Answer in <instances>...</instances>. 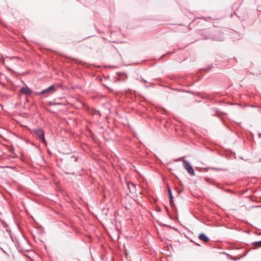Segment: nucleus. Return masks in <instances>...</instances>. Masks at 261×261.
<instances>
[{"instance_id":"f257e3e1","label":"nucleus","mask_w":261,"mask_h":261,"mask_svg":"<svg viewBox=\"0 0 261 261\" xmlns=\"http://www.w3.org/2000/svg\"><path fill=\"white\" fill-rule=\"evenodd\" d=\"M57 90V89L55 85H53L49 86L48 88L43 90L41 92H36L35 93L36 95H46V96H48L49 95H50L54 92H55Z\"/></svg>"},{"instance_id":"f03ea898","label":"nucleus","mask_w":261,"mask_h":261,"mask_svg":"<svg viewBox=\"0 0 261 261\" xmlns=\"http://www.w3.org/2000/svg\"><path fill=\"white\" fill-rule=\"evenodd\" d=\"M34 133L37 136V138L41 141L43 143H45V140L44 138V131L41 128H38L34 130Z\"/></svg>"},{"instance_id":"7ed1b4c3","label":"nucleus","mask_w":261,"mask_h":261,"mask_svg":"<svg viewBox=\"0 0 261 261\" xmlns=\"http://www.w3.org/2000/svg\"><path fill=\"white\" fill-rule=\"evenodd\" d=\"M184 167L186 169L187 172L192 175H194V169L191 166V165L190 164V163L185 160H182Z\"/></svg>"},{"instance_id":"20e7f679","label":"nucleus","mask_w":261,"mask_h":261,"mask_svg":"<svg viewBox=\"0 0 261 261\" xmlns=\"http://www.w3.org/2000/svg\"><path fill=\"white\" fill-rule=\"evenodd\" d=\"M20 92L21 94H23L28 95L31 94V93H32V90L31 89H30L29 87L25 86L24 87H22L20 89Z\"/></svg>"},{"instance_id":"39448f33","label":"nucleus","mask_w":261,"mask_h":261,"mask_svg":"<svg viewBox=\"0 0 261 261\" xmlns=\"http://www.w3.org/2000/svg\"><path fill=\"white\" fill-rule=\"evenodd\" d=\"M198 238L200 240L204 242H207L209 241L208 238L207 236H206L204 233H201L199 236Z\"/></svg>"},{"instance_id":"423d86ee","label":"nucleus","mask_w":261,"mask_h":261,"mask_svg":"<svg viewBox=\"0 0 261 261\" xmlns=\"http://www.w3.org/2000/svg\"><path fill=\"white\" fill-rule=\"evenodd\" d=\"M167 189H168V195H169V198H170V202L171 203H172V204H173V197L172 195L171 189L169 186H168Z\"/></svg>"},{"instance_id":"0eeeda50","label":"nucleus","mask_w":261,"mask_h":261,"mask_svg":"<svg viewBox=\"0 0 261 261\" xmlns=\"http://www.w3.org/2000/svg\"><path fill=\"white\" fill-rule=\"evenodd\" d=\"M253 244L256 247L259 248V247H261V241L253 242Z\"/></svg>"},{"instance_id":"6e6552de","label":"nucleus","mask_w":261,"mask_h":261,"mask_svg":"<svg viewBox=\"0 0 261 261\" xmlns=\"http://www.w3.org/2000/svg\"><path fill=\"white\" fill-rule=\"evenodd\" d=\"M130 186H134V185L132 183H128L127 184V187L128 189H130Z\"/></svg>"}]
</instances>
